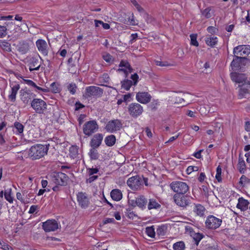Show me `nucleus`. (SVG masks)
Masks as SVG:
<instances>
[{
    "label": "nucleus",
    "mask_w": 250,
    "mask_h": 250,
    "mask_svg": "<svg viewBox=\"0 0 250 250\" xmlns=\"http://www.w3.org/2000/svg\"><path fill=\"white\" fill-rule=\"evenodd\" d=\"M10 86L11 87V90L8 98L11 101L14 102L16 100V95L20 88V86L19 84L16 83L11 84Z\"/></svg>",
    "instance_id": "24"
},
{
    "label": "nucleus",
    "mask_w": 250,
    "mask_h": 250,
    "mask_svg": "<svg viewBox=\"0 0 250 250\" xmlns=\"http://www.w3.org/2000/svg\"><path fill=\"white\" fill-rule=\"evenodd\" d=\"M122 83V87L124 88L126 90H128L131 85L133 84V82L131 80H125L121 82Z\"/></svg>",
    "instance_id": "39"
},
{
    "label": "nucleus",
    "mask_w": 250,
    "mask_h": 250,
    "mask_svg": "<svg viewBox=\"0 0 250 250\" xmlns=\"http://www.w3.org/2000/svg\"><path fill=\"white\" fill-rule=\"evenodd\" d=\"M97 22L100 23L104 29H108L110 28V25L108 23H104L103 21H97Z\"/></svg>",
    "instance_id": "59"
},
{
    "label": "nucleus",
    "mask_w": 250,
    "mask_h": 250,
    "mask_svg": "<svg viewBox=\"0 0 250 250\" xmlns=\"http://www.w3.org/2000/svg\"><path fill=\"white\" fill-rule=\"evenodd\" d=\"M147 203V200L143 195L136 198L135 204L140 208H145Z\"/></svg>",
    "instance_id": "27"
},
{
    "label": "nucleus",
    "mask_w": 250,
    "mask_h": 250,
    "mask_svg": "<svg viewBox=\"0 0 250 250\" xmlns=\"http://www.w3.org/2000/svg\"><path fill=\"white\" fill-rule=\"evenodd\" d=\"M104 138V135L102 133H97L91 138L90 146L91 147L98 148L101 145Z\"/></svg>",
    "instance_id": "19"
},
{
    "label": "nucleus",
    "mask_w": 250,
    "mask_h": 250,
    "mask_svg": "<svg viewBox=\"0 0 250 250\" xmlns=\"http://www.w3.org/2000/svg\"><path fill=\"white\" fill-rule=\"evenodd\" d=\"M32 107L38 113H43L46 109L45 102L40 99H34L31 103Z\"/></svg>",
    "instance_id": "10"
},
{
    "label": "nucleus",
    "mask_w": 250,
    "mask_h": 250,
    "mask_svg": "<svg viewBox=\"0 0 250 250\" xmlns=\"http://www.w3.org/2000/svg\"><path fill=\"white\" fill-rule=\"evenodd\" d=\"M77 200L83 208H86L89 205V199L85 193L79 192L77 194Z\"/></svg>",
    "instance_id": "20"
},
{
    "label": "nucleus",
    "mask_w": 250,
    "mask_h": 250,
    "mask_svg": "<svg viewBox=\"0 0 250 250\" xmlns=\"http://www.w3.org/2000/svg\"><path fill=\"white\" fill-rule=\"evenodd\" d=\"M203 151V149L202 150H199L198 151L196 152H195L194 154H193V156L197 158V159H200L202 157V155H201V152Z\"/></svg>",
    "instance_id": "62"
},
{
    "label": "nucleus",
    "mask_w": 250,
    "mask_h": 250,
    "mask_svg": "<svg viewBox=\"0 0 250 250\" xmlns=\"http://www.w3.org/2000/svg\"><path fill=\"white\" fill-rule=\"evenodd\" d=\"M127 111L131 117L137 118L142 115L144 111V109L140 104L134 103L129 104L127 107Z\"/></svg>",
    "instance_id": "8"
},
{
    "label": "nucleus",
    "mask_w": 250,
    "mask_h": 250,
    "mask_svg": "<svg viewBox=\"0 0 250 250\" xmlns=\"http://www.w3.org/2000/svg\"><path fill=\"white\" fill-rule=\"evenodd\" d=\"M204 235L202 233H196L193 235V238L195 241V244L198 245L199 242L203 238Z\"/></svg>",
    "instance_id": "42"
},
{
    "label": "nucleus",
    "mask_w": 250,
    "mask_h": 250,
    "mask_svg": "<svg viewBox=\"0 0 250 250\" xmlns=\"http://www.w3.org/2000/svg\"><path fill=\"white\" fill-rule=\"evenodd\" d=\"M119 68L118 71L119 73H124L125 76L131 72V69L129 63L125 61H122L119 64Z\"/></svg>",
    "instance_id": "22"
},
{
    "label": "nucleus",
    "mask_w": 250,
    "mask_h": 250,
    "mask_svg": "<svg viewBox=\"0 0 250 250\" xmlns=\"http://www.w3.org/2000/svg\"><path fill=\"white\" fill-rule=\"evenodd\" d=\"M170 187L174 192L177 193L176 194H185L189 190V187L187 183L179 181L171 182Z\"/></svg>",
    "instance_id": "2"
},
{
    "label": "nucleus",
    "mask_w": 250,
    "mask_h": 250,
    "mask_svg": "<svg viewBox=\"0 0 250 250\" xmlns=\"http://www.w3.org/2000/svg\"><path fill=\"white\" fill-rule=\"evenodd\" d=\"M99 171V169L97 168H87V173L88 176L94 175L95 174H97Z\"/></svg>",
    "instance_id": "49"
},
{
    "label": "nucleus",
    "mask_w": 250,
    "mask_h": 250,
    "mask_svg": "<svg viewBox=\"0 0 250 250\" xmlns=\"http://www.w3.org/2000/svg\"><path fill=\"white\" fill-rule=\"evenodd\" d=\"M198 170V167L196 166H189L187 169V171L188 174L190 173L192 171H197Z\"/></svg>",
    "instance_id": "54"
},
{
    "label": "nucleus",
    "mask_w": 250,
    "mask_h": 250,
    "mask_svg": "<svg viewBox=\"0 0 250 250\" xmlns=\"http://www.w3.org/2000/svg\"><path fill=\"white\" fill-rule=\"evenodd\" d=\"M249 202L242 197L239 198L238 203L236 206L238 208L242 211H245L248 209Z\"/></svg>",
    "instance_id": "26"
},
{
    "label": "nucleus",
    "mask_w": 250,
    "mask_h": 250,
    "mask_svg": "<svg viewBox=\"0 0 250 250\" xmlns=\"http://www.w3.org/2000/svg\"><path fill=\"white\" fill-rule=\"evenodd\" d=\"M143 180V176L136 175L129 178L127 181V184L132 189L137 190L142 188Z\"/></svg>",
    "instance_id": "5"
},
{
    "label": "nucleus",
    "mask_w": 250,
    "mask_h": 250,
    "mask_svg": "<svg viewBox=\"0 0 250 250\" xmlns=\"http://www.w3.org/2000/svg\"><path fill=\"white\" fill-rule=\"evenodd\" d=\"M103 94V90L102 88L95 86H90L86 87L83 96L86 98L100 97L102 96Z\"/></svg>",
    "instance_id": "6"
},
{
    "label": "nucleus",
    "mask_w": 250,
    "mask_h": 250,
    "mask_svg": "<svg viewBox=\"0 0 250 250\" xmlns=\"http://www.w3.org/2000/svg\"><path fill=\"white\" fill-rule=\"evenodd\" d=\"M99 125L94 120L86 122L83 125V133L87 136H90L98 131Z\"/></svg>",
    "instance_id": "4"
},
{
    "label": "nucleus",
    "mask_w": 250,
    "mask_h": 250,
    "mask_svg": "<svg viewBox=\"0 0 250 250\" xmlns=\"http://www.w3.org/2000/svg\"><path fill=\"white\" fill-rule=\"evenodd\" d=\"M123 100L125 102H130L131 100V94H127L123 96Z\"/></svg>",
    "instance_id": "60"
},
{
    "label": "nucleus",
    "mask_w": 250,
    "mask_h": 250,
    "mask_svg": "<svg viewBox=\"0 0 250 250\" xmlns=\"http://www.w3.org/2000/svg\"><path fill=\"white\" fill-rule=\"evenodd\" d=\"M103 58L104 60L107 62H109L112 61V57L109 54H106L104 55L103 56Z\"/></svg>",
    "instance_id": "55"
},
{
    "label": "nucleus",
    "mask_w": 250,
    "mask_h": 250,
    "mask_svg": "<svg viewBox=\"0 0 250 250\" xmlns=\"http://www.w3.org/2000/svg\"><path fill=\"white\" fill-rule=\"evenodd\" d=\"M7 28L8 30L12 31L15 30V32H23L26 31L28 29V26L25 21L21 23L20 24L17 25L16 28L13 29V22L10 21L6 23Z\"/></svg>",
    "instance_id": "17"
},
{
    "label": "nucleus",
    "mask_w": 250,
    "mask_h": 250,
    "mask_svg": "<svg viewBox=\"0 0 250 250\" xmlns=\"http://www.w3.org/2000/svg\"><path fill=\"white\" fill-rule=\"evenodd\" d=\"M96 148H97L91 147L88 153V155L92 160H97L99 158V155Z\"/></svg>",
    "instance_id": "37"
},
{
    "label": "nucleus",
    "mask_w": 250,
    "mask_h": 250,
    "mask_svg": "<svg viewBox=\"0 0 250 250\" xmlns=\"http://www.w3.org/2000/svg\"><path fill=\"white\" fill-rule=\"evenodd\" d=\"M110 196L113 200L119 201L122 199L123 195L120 190L114 189L111 191Z\"/></svg>",
    "instance_id": "29"
},
{
    "label": "nucleus",
    "mask_w": 250,
    "mask_h": 250,
    "mask_svg": "<svg viewBox=\"0 0 250 250\" xmlns=\"http://www.w3.org/2000/svg\"><path fill=\"white\" fill-rule=\"evenodd\" d=\"M24 129L23 125L18 122L14 123V127L13 128V132L17 135H22Z\"/></svg>",
    "instance_id": "30"
},
{
    "label": "nucleus",
    "mask_w": 250,
    "mask_h": 250,
    "mask_svg": "<svg viewBox=\"0 0 250 250\" xmlns=\"http://www.w3.org/2000/svg\"><path fill=\"white\" fill-rule=\"evenodd\" d=\"M243 15L246 14L245 18H242V21L241 22H245L246 24H247L250 23V16L249 11H247L246 13L245 12H243Z\"/></svg>",
    "instance_id": "48"
},
{
    "label": "nucleus",
    "mask_w": 250,
    "mask_h": 250,
    "mask_svg": "<svg viewBox=\"0 0 250 250\" xmlns=\"http://www.w3.org/2000/svg\"><path fill=\"white\" fill-rule=\"evenodd\" d=\"M104 142L107 146H111L115 144L116 142V138L113 135L107 136L105 138Z\"/></svg>",
    "instance_id": "33"
},
{
    "label": "nucleus",
    "mask_w": 250,
    "mask_h": 250,
    "mask_svg": "<svg viewBox=\"0 0 250 250\" xmlns=\"http://www.w3.org/2000/svg\"><path fill=\"white\" fill-rule=\"evenodd\" d=\"M20 98L25 104H27L32 99L33 94L29 90L21 89L20 91Z\"/></svg>",
    "instance_id": "21"
},
{
    "label": "nucleus",
    "mask_w": 250,
    "mask_h": 250,
    "mask_svg": "<svg viewBox=\"0 0 250 250\" xmlns=\"http://www.w3.org/2000/svg\"><path fill=\"white\" fill-rule=\"evenodd\" d=\"M148 209L156 208V201L154 199H150L149 200V203L147 206Z\"/></svg>",
    "instance_id": "46"
},
{
    "label": "nucleus",
    "mask_w": 250,
    "mask_h": 250,
    "mask_svg": "<svg viewBox=\"0 0 250 250\" xmlns=\"http://www.w3.org/2000/svg\"><path fill=\"white\" fill-rule=\"evenodd\" d=\"M222 168L220 166H218L216 168V174L215 178L219 182H222L221 178Z\"/></svg>",
    "instance_id": "44"
},
{
    "label": "nucleus",
    "mask_w": 250,
    "mask_h": 250,
    "mask_svg": "<svg viewBox=\"0 0 250 250\" xmlns=\"http://www.w3.org/2000/svg\"><path fill=\"white\" fill-rule=\"evenodd\" d=\"M151 96L147 92H139L136 94V98L138 102L142 104H146L150 102Z\"/></svg>",
    "instance_id": "23"
},
{
    "label": "nucleus",
    "mask_w": 250,
    "mask_h": 250,
    "mask_svg": "<svg viewBox=\"0 0 250 250\" xmlns=\"http://www.w3.org/2000/svg\"><path fill=\"white\" fill-rule=\"evenodd\" d=\"M131 78L133 81V84L135 85L138 82V76L137 74H134L131 75Z\"/></svg>",
    "instance_id": "58"
},
{
    "label": "nucleus",
    "mask_w": 250,
    "mask_h": 250,
    "mask_svg": "<svg viewBox=\"0 0 250 250\" xmlns=\"http://www.w3.org/2000/svg\"><path fill=\"white\" fill-rule=\"evenodd\" d=\"M6 30L7 28L5 27L0 25V38H3L6 35Z\"/></svg>",
    "instance_id": "51"
},
{
    "label": "nucleus",
    "mask_w": 250,
    "mask_h": 250,
    "mask_svg": "<svg viewBox=\"0 0 250 250\" xmlns=\"http://www.w3.org/2000/svg\"><path fill=\"white\" fill-rule=\"evenodd\" d=\"M211 8L208 7L203 10H201V12L203 16L207 19H209L212 16V14L210 12Z\"/></svg>",
    "instance_id": "40"
},
{
    "label": "nucleus",
    "mask_w": 250,
    "mask_h": 250,
    "mask_svg": "<svg viewBox=\"0 0 250 250\" xmlns=\"http://www.w3.org/2000/svg\"><path fill=\"white\" fill-rule=\"evenodd\" d=\"M69 155L73 159L79 158V147L76 146H72L69 148Z\"/></svg>",
    "instance_id": "31"
},
{
    "label": "nucleus",
    "mask_w": 250,
    "mask_h": 250,
    "mask_svg": "<svg viewBox=\"0 0 250 250\" xmlns=\"http://www.w3.org/2000/svg\"><path fill=\"white\" fill-rule=\"evenodd\" d=\"M49 146L37 144L32 146L28 150V156L32 160H38L44 156L49 149Z\"/></svg>",
    "instance_id": "1"
},
{
    "label": "nucleus",
    "mask_w": 250,
    "mask_h": 250,
    "mask_svg": "<svg viewBox=\"0 0 250 250\" xmlns=\"http://www.w3.org/2000/svg\"><path fill=\"white\" fill-rule=\"evenodd\" d=\"M167 225L163 224L158 226L157 228V235L159 236H164L167 232Z\"/></svg>",
    "instance_id": "35"
},
{
    "label": "nucleus",
    "mask_w": 250,
    "mask_h": 250,
    "mask_svg": "<svg viewBox=\"0 0 250 250\" xmlns=\"http://www.w3.org/2000/svg\"><path fill=\"white\" fill-rule=\"evenodd\" d=\"M100 79L102 82L107 83L109 81V77L107 74L104 73L102 75V76L100 77Z\"/></svg>",
    "instance_id": "52"
},
{
    "label": "nucleus",
    "mask_w": 250,
    "mask_h": 250,
    "mask_svg": "<svg viewBox=\"0 0 250 250\" xmlns=\"http://www.w3.org/2000/svg\"><path fill=\"white\" fill-rule=\"evenodd\" d=\"M36 46L39 51L44 56H47L48 53V46L46 41L39 39L36 42Z\"/></svg>",
    "instance_id": "18"
},
{
    "label": "nucleus",
    "mask_w": 250,
    "mask_h": 250,
    "mask_svg": "<svg viewBox=\"0 0 250 250\" xmlns=\"http://www.w3.org/2000/svg\"><path fill=\"white\" fill-rule=\"evenodd\" d=\"M231 80L236 83L240 85L250 83V81L248 80L247 76L245 74L240 73L236 72H231L230 74Z\"/></svg>",
    "instance_id": "7"
},
{
    "label": "nucleus",
    "mask_w": 250,
    "mask_h": 250,
    "mask_svg": "<svg viewBox=\"0 0 250 250\" xmlns=\"http://www.w3.org/2000/svg\"><path fill=\"white\" fill-rule=\"evenodd\" d=\"M11 247L2 240H0V248L3 250H9Z\"/></svg>",
    "instance_id": "50"
},
{
    "label": "nucleus",
    "mask_w": 250,
    "mask_h": 250,
    "mask_svg": "<svg viewBox=\"0 0 250 250\" xmlns=\"http://www.w3.org/2000/svg\"><path fill=\"white\" fill-rule=\"evenodd\" d=\"M183 194H175L173 199L177 205L186 208L190 204V200L187 196H183Z\"/></svg>",
    "instance_id": "12"
},
{
    "label": "nucleus",
    "mask_w": 250,
    "mask_h": 250,
    "mask_svg": "<svg viewBox=\"0 0 250 250\" xmlns=\"http://www.w3.org/2000/svg\"><path fill=\"white\" fill-rule=\"evenodd\" d=\"M88 176L89 177L86 180V183H91L98 178V176L97 175H91Z\"/></svg>",
    "instance_id": "53"
},
{
    "label": "nucleus",
    "mask_w": 250,
    "mask_h": 250,
    "mask_svg": "<svg viewBox=\"0 0 250 250\" xmlns=\"http://www.w3.org/2000/svg\"><path fill=\"white\" fill-rule=\"evenodd\" d=\"M77 87L75 83H71L67 85V89L72 94H74L76 92Z\"/></svg>",
    "instance_id": "43"
},
{
    "label": "nucleus",
    "mask_w": 250,
    "mask_h": 250,
    "mask_svg": "<svg viewBox=\"0 0 250 250\" xmlns=\"http://www.w3.org/2000/svg\"><path fill=\"white\" fill-rule=\"evenodd\" d=\"M29 66L30 72L33 70H38L40 67L39 59L35 57L31 58L29 62Z\"/></svg>",
    "instance_id": "25"
},
{
    "label": "nucleus",
    "mask_w": 250,
    "mask_h": 250,
    "mask_svg": "<svg viewBox=\"0 0 250 250\" xmlns=\"http://www.w3.org/2000/svg\"><path fill=\"white\" fill-rule=\"evenodd\" d=\"M237 168L240 173L242 174L245 173L246 171V164L243 158L241 156L240 154L239 156Z\"/></svg>",
    "instance_id": "32"
},
{
    "label": "nucleus",
    "mask_w": 250,
    "mask_h": 250,
    "mask_svg": "<svg viewBox=\"0 0 250 250\" xmlns=\"http://www.w3.org/2000/svg\"><path fill=\"white\" fill-rule=\"evenodd\" d=\"M249 180H250L246 176L243 175L240 178V183L242 184L243 183H249L250 182Z\"/></svg>",
    "instance_id": "56"
},
{
    "label": "nucleus",
    "mask_w": 250,
    "mask_h": 250,
    "mask_svg": "<svg viewBox=\"0 0 250 250\" xmlns=\"http://www.w3.org/2000/svg\"><path fill=\"white\" fill-rule=\"evenodd\" d=\"M17 157L20 159H23L24 158L29 157L28 156V151L23 150L21 152L17 153Z\"/></svg>",
    "instance_id": "45"
},
{
    "label": "nucleus",
    "mask_w": 250,
    "mask_h": 250,
    "mask_svg": "<svg viewBox=\"0 0 250 250\" xmlns=\"http://www.w3.org/2000/svg\"><path fill=\"white\" fill-rule=\"evenodd\" d=\"M11 193V188H7L6 189H5L4 192L5 199L10 203H12L13 202V197L12 196Z\"/></svg>",
    "instance_id": "34"
},
{
    "label": "nucleus",
    "mask_w": 250,
    "mask_h": 250,
    "mask_svg": "<svg viewBox=\"0 0 250 250\" xmlns=\"http://www.w3.org/2000/svg\"><path fill=\"white\" fill-rule=\"evenodd\" d=\"M245 129L247 132H250V122L247 121V122H245Z\"/></svg>",
    "instance_id": "64"
},
{
    "label": "nucleus",
    "mask_w": 250,
    "mask_h": 250,
    "mask_svg": "<svg viewBox=\"0 0 250 250\" xmlns=\"http://www.w3.org/2000/svg\"><path fill=\"white\" fill-rule=\"evenodd\" d=\"M185 248V243L182 241L175 243L173 245V249L174 250H184Z\"/></svg>",
    "instance_id": "38"
},
{
    "label": "nucleus",
    "mask_w": 250,
    "mask_h": 250,
    "mask_svg": "<svg viewBox=\"0 0 250 250\" xmlns=\"http://www.w3.org/2000/svg\"><path fill=\"white\" fill-rule=\"evenodd\" d=\"M154 230L155 229L153 226L148 227L146 229V232L149 237L154 238L155 235Z\"/></svg>",
    "instance_id": "41"
},
{
    "label": "nucleus",
    "mask_w": 250,
    "mask_h": 250,
    "mask_svg": "<svg viewBox=\"0 0 250 250\" xmlns=\"http://www.w3.org/2000/svg\"><path fill=\"white\" fill-rule=\"evenodd\" d=\"M233 52L234 56L237 55L238 57L247 58V56L250 53V46L249 45H238L234 48Z\"/></svg>",
    "instance_id": "11"
},
{
    "label": "nucleus",
    "mask_w": 250,
    "mask_h": 250,
    "mask_svg": "<svg viewBox=\"0 0 250 250\" xmlns=\"http://www.w3.org/2000/svg\"><path fill=\"white\" fill-rule=\"evenodd\" d=\"M122 124L119 120H113L109 121L106 125L105 129L109 133L117 131L121 128Z\"/></svg>",
    "instance_id": "14"
},
{
    "label": "nucleus",
    "mask_w": 250,
    "mask_h": 250,
    "mask_svg": "<svg viewBox=\"0 0 250 250\" xmlns=\"http://www.w3.org/2000/svg\"><path fill=\"white\" fill-rule=\"evenodd\" d=\"M67 179L68 177L65 174L62 172H58L53 174L52 181L56 185L62 186L66 184Z\"/></svg>",
    "instance_id": "13"
},
{
    "label": "nucleus",
    "mask_w": 250,
    "mask_h": 250,
    "mask_svg": "<svg viewBox=\"0 0 250 250\" xmlns=\"http://www.w3.org/2000/svg\"><path fill=\"white\" fill-rule=\"evenodd\" d=\"M238 97L240 99L247 98L250 96V82L238 86Z\"/></svg>",
    "instance_id": "16"
},
{
    "label": "nucleus",
    "mask_w": 250,
    "mask_h": 250,
    "mask_svg": "<svg viewBox=\"0 0 250 250\" xmlns=\"http://www.w3.org/2000/svg\"><path fill=\"white\" fill-rule=\"evenodd\" d=\"M58 53H59L62 57H65L67 54V51L65 49H60L59 51L58 52Z\"/></svg>",
    "instance_id": "57"
},
{
    "label": "nucleus",
    "mask_w": 250,
    "mask_h": 250,
    "mask_svg": "<svg viewBox=\"0 0 250 250\" xmlns=\"http://www.w3.org/2000/svg\"><path fill=\"white\" fill-rule=\"evenodd\" d=\"M217 38L216 37H208L205 40L206 44L211 47H213L217 43Z\"/></svg>",
    "instance_id": "36"
},
{
    "label": "nucleus",
    "mask_w": 250,
    "mask_h": 250,
    "mask_svg": "<svg viewBox=\"0 0 250 250\" xmlns=\"http://www.w3.org/2000/svg\"><path fill=\"white\" fill-rule=\"evenodd\" d=\"M222 223V220L213 215L208 216L205 222L206 227L209 229H215L218 228Z\"/></svg>",
    "instance_id": "9"
},
{
    "label": "nucleus",
    "mask_w": 250,
    "mask_h": 250,
    "mask_svg": "<svg viewBox=\"0 0 250 250\" xmlns=\"http://www.w3.org/2000/svg\"><path fill=\"white\" fill-rule=\"evenodd\" d=\"M143 184L145 185L146 186L149 187L151 186L152 184L151 183H148V179L147 178H145L143 176V180L142 181V188L143 187Z\"/></svg>",
    "instance_id": "61"
},
{
    "label": "nucleus",
    "mask_w": 250,
    "mask_h": 250,
    "mask_svg": "<svg viewBox=\"0 0 250 250\" xmlns=\"http://www.w3.org/2000/svg\"><path fill=\"white\" fill-rule=\"evenodd\" d=\"M207 31L211 34H214L215 33L216 28L213 26H210L207 28Z\"/></svg>",
    "instance_id": "63"
},
{
    "label": "nucleus",
    "mask_w": 250,
    "mask_h": 250,
    "mask_svg": "<svg viewBox=\"0 0 250 250\" xmlns=\"http://www.w3.org/2000/svg\"><path fill=\"white\" fill-rule=\"evenodd\" d=\"M190 38L191 40V44L195 46H198L199 45V43L197 41V35L191 34L190 35Z\"/></svg>",
    "instance_id": "47"
},
{
    "label": "nucleus",
    "mask_w": 250,
    "mask_h": 250,
    "mask_svg": "<svg viewBox=\"0 0 250 250\" xmlns=\"http://www.w3.org/2000/svg\"><path fill=\"white\" fill-rule=\"evenodd\" d=\"M206 208L201 204H195L193 208L194 212L197 215L203 217L205 214Z\"/></svg>",
    "instance_id": "28"
},
{
    "label": "nucleus",
    "mask_w": 250,
    "mask_h": 250,
    "mask_svg": "<svg viewBox=\"0 0 250 250\" xmlns=\"http://www.w3.org/2000/svg\"><path fill=\"white\" fill-rule=\"evenodd\" d=\"M59 224L55 220H48L43 223L42 228L45 231H54L59 229Z\"/></svg>",
    "instance_id": "15"
},
{
    "label": "nucleus",
    "mask_w": 250,
    "mask_h": 250,
    "mask_svg": "<svg viewBox=\"0 0 250 250\" xmlns=\"http://www.w3.org/2000/svg\"><path fill=\"white\" fill-rule=\"evenodd\" d=\"M248 59L245 57L234 56V58L230 63L233 70L238 71L242 69L248 63Z\"/></svg>",
    "instance_id": "3"
}]
</instances>
